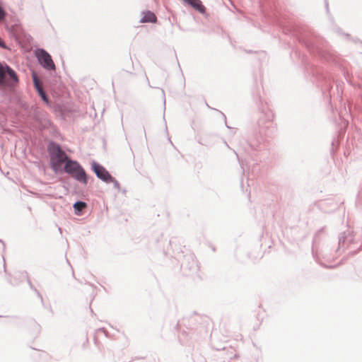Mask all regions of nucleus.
I'll use <instances>...</instances> for the list:
<instances>
[{
    "label": "nucleus",
    "mask_w": 362,
    "mask_h": 362,
    "mask_svg": "<svg viewBox=\"0 0 362 362\" xmlns=\"http://www.w3.org/2000/svg\"><path fill=\"white\" fill-rule=\"evenodd\" d=\"M260 141H253L252 139H250L248 141L243 140L240 141V146L243 150L247 154L252 155V151L258 150Z\"/></svg>",
    "instance_id": "8"
},
{
    "label": "nucleus",
    "mask_w": 362,
    "mask_h": 362,
    "mask_svg": "<svg viewBox=\"0 0 362 362\" xmlns=\"http://www.w3.org/2000/svg\"><path fill=\"white\" fill-rule=\"evenodd\" d=\"M66 160H52V168L55 172L61 170L63 168H64V161Z\"/></svg>",
    "instance_id": "12"
},
{
    "label": "nucleus",
    "mask_w": 362,
    "mask_h": 362,
    "mask_svg": "<svg viewBox=\"0 0 362 362\" xmlns=\"http://www.w3.org/2000/svg\"><path fill=\"white\" fill-rule=\"evenodd\" d=\"M34 119L40 124H42L43 128H46L47 124H49V121L44 117L43 115H39L37 113H35L34 115Z\"/></svg>",
    "instance_id": "13"
},
{
    "label": "nucleus",
    "mask_w": 362,
    "mask_h": 362,
    "mask_svg": "<svg viewBox=\"0 0 362 362\" xmlns=\"http://www.w3.org/2000/svg\"><path fill=\"white\" fill-rule=\"evenodd\" d=\"M64 170L67 173L71 175V176L76 179L78 181L85 185L87 183L86 174L81 166L76 161L67 160V162L64 165Z\"/></svg>",
    "instance_id": "3"
},
{
    "label": "nucleus",
    "mask_w": 362,
    "mask_h": 362,
    "mask_svg": "<svg viewBox=\"0 0 362 362\" xmlns=\"http://www.w3.org/2000/svg\"><path fill=\"white\" fill-rule=\"evenodd\" d=\"M252 96L260 113L257 121L259 134L265 136H269L275 132V127L273 122L274 113L268 107L267 103H264L262 100L259 88L253 92Z\"/></svg>",
    "instance_id": "1"
},
{
    "label": "nucleus",
    "mask_w": 362,
    "mask_h": 362,
    "mask_svg": "<svg viewBox=\"0 0 362 362\" xmlns=\"http://www.w3.org/2000/svg\"><path fill=\"white\" fill-rule=\"evenodd\" d=\"M186 4L191 6L193 8L199 11L200 13H204L206 11L205 6L200 0H182Z\"/></svg>",
    "instance_id": "10"
},
{
    "label": "nucleus",
    "mask_w": 362,
    "mask_h": 362,
    "mask_svg": "<svg viewBox=\"0 0 362 362\" xmlns=\"http://www.w3.org/2000/svg\"><path fill=\"white\" fill-rule=\"evenodd\" d=\"M86 206V204L82 202H78L74 204V207L77 211H81Z\"/></svg>",
    "instance_id": "16"
},
{
    "label": "nucleus",
    "mask_w": 362,
    "mask_h": 362,
    "mask_svg": "<svg viewBox=\"0 0 362 362\" xmlns=\"http://www.w3.org/2000/svg\"><path fill=\"white\" fill-rule=\"evenodd\" d=\"M6 16V12L4 9V8L0 5V23H2L5 21Z\"/></svg>",
    "instance_id": "17"
},
{
    "label": "nucleus",
    "mask_w": 362,
    "mask_h": 362,
    "mask_svg": "<svg viewBox=\"0 0 362 362\" xmlns=\"http://www.w3.org/2000/svg\"><path fill=\"white\" fill-rule=\"evenodd\" d=\"M47 151L50 157L49 158H70L62 148L60 144L54 141H50L48 143Z\"/></svg>",
    "instance_id": "6"
},
{
    "label": "nucleus",
    "mask_w": 362,
    "mask_h": 362,
    "mask_svg": "<svg viewBox=\"0 0 362 362\" xmlns=\"http://www.w3.org/2000/svg\"><path fill=\"white\" fill-rule=\"evenodd\" d=\"M93 169L96 174L97 177L106 182H116L113 177L110 175L108 171L102 165L93 163Z\"/></svg>",
    "instance_id": "7"
},
{
    "label": "nucleus",
    "mask_w": 362,
    "mask_h": 362,
    "mask_svg": "<svg viewBox=\"0 0 362 362\" xmlns=\"http://www.w3.org/2000/svg\"><path fill=\"white\" fill-rule=\"evenodd\" d=\"M7 74L11 81L15 84L19 82L17 73L8 64L0 62V87L3 86L5 81V74Z\"/></svg>",
    "instance_id": "5"
},
{
    "label": "nucleus",
    "mask_w": 362,
    "mask_h": 362,
    "mask_svg": "<svg viewBox=\"0 0 362 362\" xmlns=\"http://www.w3.org/2000/svg\"><path fill=\"white\" fill-rule=\"evenodd\" d=\"M143 16L141 19L140 20L141 23H156L157 18L154 13H153L151 11H146L143 12Z\"/></svg>",
    "instance_id": "11"
},
{
    "label": "nucleus",
    "mask_w": 362,
    "mask_h": 362,
    "mask_svg": "<svg viewBox=\"0 0 362 362\" xmlns=\"http://www.w3.org/2000/svg\"><path fill=\"white\" fill-rule=\"evenodd\" d=\"M325 6H326V8H327V10L328 11V4H327V2H326V4H325Z\"/></svg>",
    "instance_id": "23"
},
{
    "label": "nucleus",
    "mask_w": 362,
    "mask_h": 362,
    "mask_svg": "<svg viewBox=\"0 0 362 362\" xmlns=\"http://www.w3.org/2000/svg\"><path fill=\"white\" fill-rule=\"evenodd\" d=\"M296 35L299 42L305 45L310 52L327 59L324 52L320 47V42L317 37L308 33H299Z\"/></svg>",
    "instance_id": "2"
},
{
    "label": "nucleus",
    "mask_w": 362,
    "mask_h": 362,
    "mask_svg": "<svg viewBox=\"0 0 362 362\" xmlns=\"http://www.w3.org/2000/svg\"><path fill=\"white\" fill-rule=\"evenodd\" d=\"M0 47L3 48V49H8V46L4 42V41L1 39V37H0Z\"/></svg>",
    "instance_id": "18"
},
{
    "label": "nucleus",
    "mask_w": 362,
    "mask_h": 362,
    "mask_svg": "<svg viewBox=\"0 0 362 362\" xmlns=\"http://www.w3.org/2000/svg\"><path fill=\"white\" fill-rule=\"evenodd\" d=\"M38 95L40 96L41 99L45 102L47 104L49 103V98L44 91V90L42 88V87H40L37 89H35Z\"/></svg>",
    "instance_id": "14"
},
{
    "label": "nucleus",
    "mask_w": 362,
    "mask_h": 362,
    "mask_svg": "<svg viewBox=\"0 0 362 362\" xmlns=\"http://www.w3.org/2000/svg\"><path fill=\"white\" fill-rule=\"evenodd\" d=\"M32 79H33V86L35 89L41 87L40 81L37 75L36 74V73H35V72L33 73Z\"/></svg>",
    "instance_id": "15"
},
{
    "label": "nucleus",
    "mask_w": 362,
    "mask_h": 362,
    "mask_svg": "<svg viewBox=\"0 0 362 362\" xmlns=\"http://www.w3.org/2000/svg\"><path fill=\"white\" fill-rule=\"evenodd\" d=\"M35 54L39 64L46 70H55L56 66L51 55L43 48H37Z\"/></svg>",
    "instance_id": "4"
},
{
    "label": "nucleus",
    "mask_w": 362,
    "mask_h": 362,
    "mask_svg": "<svg viewBox=\"0 0 362 362\" xmlns=\"http://www.w3.org/2000/svg\"><path fill=\"white\" fill-rule=\"evenodd\" d=\"M234 153H235V155L236 156V157L238 158L239 155L238 154V153H237L236 151H234Z\"/></svg>",
    "instance_id": "22"
},
{
    "label": "nucleus",
    "mask_w": 362,
    "mask_h": 362,
    "mask_svg": "<svg viewBox=\"0 0 362 362\" xmlns=\"http://www.w3.org/2000/svg\"><path fill=\"white\" fill-rule=\"evenodd\" d=\"M161 91H162V93H163V97H164V100H163L164 105H165V93H164V90L163 89H161Z\"/></svg>",
    "instance_id": "20"
},
{
    "label": "nucleus",
    "mask_w": 362,
    "mask_h": 362,
    "mask_svg": "<svg viewBox=\"0 0 362 362\" xmlns=\"http://www.w3.org/2000/svg\"><path fill=\"white\" fill-rule=\"evenodd\" d=\"M6 29L16 40H20L24 34L22 26L18 23L6 24Z\"/></svg>",
    "instance_id": "9"
},
{
    "label": "nucleus",
    "mask_w": 362,
    "mask_h": 362,
    "mask_svg": "<svg viewBox=\"0 0 362 362\" xmlns=\"http://www.w3.org/2000/svg\"><path fill=\"white\" fill-rule=\"evenodd\" d=\"M221 113L223 115V117L224 118L225 122H226V115L223 112H221ZM226 126L227 127V128H230V127H228L227 125V123H226Z\"/></svg>",
    "instance_id": "19"
},
{
    "label": "nucleus",
    "mask_w": 362,
    "mask_h": 362,
    "mask_svg": "<svg viewBox=\"0 0 362 362\" xmlns=\"http://www.w3.org/2000/svg\"><path fill=\"white\" fill-rule=\"evenodd\" d=\"M142 132L144 134V136H146V132H145V129L144 127H142Z\"/></svg>",
    "instance_id": "21"
}]
</instances>
